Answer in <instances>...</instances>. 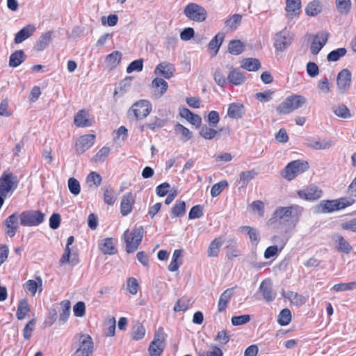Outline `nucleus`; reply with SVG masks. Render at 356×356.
I'll return each instance as SVG.
<instances>
[{
	"label": "nucleus",
	"instance_id": "1",
	"mask_svg": "<svg viewBox=\"0 0 356 356\" xmlns=\"http://www.w3.org/2000/svg\"><path fill=\"white\" fill-rule=\"evenodd\" d=\"M304 211V208L298 204H291L288 207H279L273 212L269 221L273 223L282 220H291V229L295 228L297 222Z\"/></svg>",
	"mask_w": 356,
	"mask_h": 356
},
{
	"label": "nucleus",
	"instance_id": "2",
	"mask_svg": "<svg viewBox=\"0 0 356 356\" xmlns=\"http://www.w3.org/2000/svg\"><path fill=\"white\" fill-rule=\"evenodd\" d=\"M144 236L143 226L135 227L132 230L127 229L122 234V238L126 245V252L134 253L140 245Z\"/></svg>",
	"mask_w": 356,
	"mask_h": 356
},
{
	"label": "nucleus",
	"instance_id": "3",
	"mask_svg": "<svg viewBox=\"0 0 356 356\" xmlns=\"http://www.w3.org/2000/svg\"><path fill=\"white\" fill-rule=\"evenodd\" d=\"M152 105L149 100L140 99L134 102L127 111V117L131 120H142L152 112Z\"/></svg>",
	"mask_w": 356,
	"mask_h": 356
},
{
	"label": "nucleus",
	"instance_id": "4",
	"mask_svg": "<svg viewBox=\"0 0 356 356\" xmlns=\"http://www.w3.org/2000/svg\"><path fill=\"white\" fill-rule=\"evenodd\" d=\"M306 102L305 98L299 95H291L287 97L276 107V111L280 115H286L300 108Z\"/></svg>",
	"mask_w": 356,
	"mask_h": 356
},
{
	"label": "nucleus",
	"instance_id": "5",
	"mask_svg": "<svg viewBox=\"0 0 356 356\" xmlns=\"http://www.w3.org/2000/svg\"><path fill=\"white\" fill-rule=\"evenodd\" d=\"M309 168L307 161L295 160L289 162L281 171V175L288 181L294 179L298 175L305 172Z\"/></svg>",
	"mask_w": 356,
	"mask_h": 356
},
{
	"label": "nucleus",
	"instance_id": "6",
	"mask_svg": "<svg viewBox=\"0 0 356 356\" xmlns=\"http://www.w3.org/2000/svg\"><path fill=\"white\" fill-rule=\"evenodd\" d=\"M19 180L17 175L9 170H5L0 176V194L10 196L17 188Z\"/></svg>",
	"mask_w": 356,
	"mask_h": 356
},
{
	"label": "nucleus",
	"instance_id": "7",
	"mask_svg": "<svg viewBox=\"0 0 356 356\" xmlns=\"http://www.w3.org/2000/svg\"><path fill=\"white\" fill-rule=\"evenodd\" d=\"M351 197H341L333 200H323L319 206L323 213H332L335 211L345 209L354 203Z\"/></svg>",
	"mask_w": 356,
	"mask_h": 356
},
{
	"label": "nucleus",
	"instance_id": "8",
	"mask_svg": "<svg viewBox=\"0 0 356 356\" xmlns=\"http://www.w3.org/2000/svg\"><path fill=\"white\" fill-rule=\"evenodd\" d=\"M184 14L188 19L196 22H204L207 18V10L195 3H188L184 9Z\"/></svg>",
	"mask_w": 356,
	"mask_h": 356
},
{
	"label": "nucleus",
	"instance_id": "9",
	"mask_svg": "<svg viewBox=\"0 0 356 356\" xmlns=\"http://www.w3.org/2000/svg\"><path fill=\"white\" fill-rule=\"evenodd\" d=\"M19 220L22 226H38L44 221V213L39 210H27L21 213Z\"/></svg>",
	"mask_w": 356,
	"mask_h": 356
},
{
	"label": "nucleus",
	"instance_id": "10",
	"mask_svg": "<svg viewBox=\"0 0 356 356\" xmlns=\"http://www.w3.org/2000/svg\"><path fill=\"white\" fill-rule=\"evenodd\" d=\"M74 238L73 236H70L67 238L64 252L59 260L60 265L69 264L73 266L79 263V257L78 253L72 252V249L70 248V245L74 243Z\"/></svg>",
	"mask_w": 356,
	"mask_h": 356
},
{
	"label": "nucleus",
	"instance_id": "11",
	"mask_svg": "<svg viewBox=\"0 0 356 356\" xmlns=\"http://www.w3.org/2000/svg\"><path fill=\"white\" fill-rule=\"evenodd\" d=\"M79 346L74 356H90L93 351V341L91 337L87 334L79 336Z\"/></svg>",
	"mask_w": 356,
	"mask_h": 356
},
{
	"label": "nucleus",
	"instance_id": "12",
	"mask_svg": "<svg viewBox=\"0 0 356 356\" xmlns=\"http://www.w3.org/2000/svg\"><path fill=\"white\" fill-rule=\"evenodd\" d=\"M299 198L307 201H315L323 195V191L315 184H310L304 189L297 191Z\"/></svg>",
	"mask_w": 356,
	"mask_h": 356
},
{
	"label": "nucleus",
	"instance_id": "13",
	"mask_svg": "<svg viewBox=\"0 0 356 356\" xmlns=\"http://www.w3.org/2000/svg\"><path fill=\"white\" fill-rule=\"evenodd\" d=\"M96 136L95 134H88L80 136L74 145L75 152L77 155H81L90 149L95 142Z\"/></svg>",
	"mask_w": 356,
	"mask_h": 356
},
{
	"label": "nucleus",
	"instance_id": "14",
	"mask_svg": "<svg viewBox=\"0 0 356 356\" xmlns=\"http://www.w3.org/2000/svg\"><path fill=\"white\" fill-rule=\"evenodd\" d=\"M285 16L292 20L299 17L302 12L301 0H286Z\"/></svg>",
	"mask_w": 356,
	"mask_h": 356
},
{
	"label": "nucleus",
	"instance_id": "15",
	"mask_svg": "<svg viewBox=\"0 0 356 356\" xmlns=\"http://www.w3.org/2000/svg\"><path fill=\"white\" fill-rule=\"evenodd\" d=\"M330 34L327 31L317 33L312 40L310 50L312 54L316 55L327 43Z\"/></svg>",
	"mask_w": 356,
	"mask_h": 356
},
{
	"label": "nucleus",
	"instance_id": "16",
	"mask_svg": "<svg viewBox=\"0 0 356 356\" xmlns=\"http://www.w3.org/2000/svg\"><path fill=\"white\" fill-rule=\"evenodd\" d=\"M272 241L278 243V245H270L264 251V258L270 259L273 257L277 256L284 248L287 241L281 238L279 236H273Z\"/></svg>",
	"mask_w": 356,
	"mask_h": 356
},
{
	"label": "nucleus",
	"instance_id": "17",
	"mask_svg": "<svg viewBox=\"0 0 356 356\" xmlns=\"http://www.w3.org/2000/svg\"><path fill=\"white\" fill-rule=\"evenodd\" d=\"M164 337L161 332H157L149 346L150 356H160L165 348Z\"/></svg>",
	"mask_w": 356,
	"mask_h": 356
},
{
	"label": "nucleus",
	"instance_id": "18",
	"mask_svg": "<svg viewBox=\"0 0 356 356\" xmlns=\"http://www.w3.org/2000/svg\"><path fill=\"white\" fill-rule=\"evenodd\" d=\"M136 202V196L131 192L124 194L120 202V213L122 216H127L130 214L134 209Z\"/></svg>",
	"mask_w": 356,
	"mask_h": 356
},
{
	"label": "nucleus",
	"instance_id": "19",
	"mask_svg": "<svg viewBox=\"0 0 356 356\" xmlns=\"http://www.w3.org/2000/svg\"><path fill=\"white\" fill-rule=\"evenodd\" d=\"M19 218L17 213H14L4 220V232L7 236L13 238L15 235L18 229Z\"/></svg>",
	"mask_w": 356,
	"mask_h": 356
},
{
	"label": "nucleus",
	"instance_id": "20",
	"mask_svg": "<svg viewBox=\"0 0 356 356\" xmlns=\"http://www.w3.org/2000/svg\"><path fill=\"white\" fill-rule=\"evenodd\" d=\"M352 74L349 70L343 69L337 75V84L339 90L346 92L351 84Z\"/></svg>",
	"mask_w": 356,
	"mask_h": 356
},
{
	"label": "nucleus",
	"instance_id": "21",
	"mask_svg": "<svg viewBox=\"0 0 356 356\" xmlns=\"http://www.w3.org/2000/svg\"><path fill=\"white\" fill-rule=\"evenodd\" d=\"M259 291L266 302H272L275 300L276 293L273 290L270 280H263L259 286Z\"/></svg>",
	"mask_w": 356,
	"mask_h": 356
},
{
	"label": "nucleus",
	"instance_id": "22",
	"mask_svg": "<svg viewBox=\"0 0 356 356\" xmlns=\"http://www.w3.org/2000/svg\"><path fill=\"white\" fill-rule=\"evenodd\" d=\"M179 115L186 119L191 124L195 126L196 128H200L202 124V118L191 112L187 108H179Z\"/></svg>",
	"mask_w": 356,
	"mask_h": 356
},
{
	"label": "nucleus",
	"instance_id": "23",
	"mask_svg": "<svg viewBox=\"0 0 356 356\" xmlns=\"http://www.w3.org/2000/svg\"><path fill=\"white\" fill-rule=\"evenodd\" d=\"M175 71V67L174 65L167 62H162L156 67L154 74L168 79L173 76Z\"/></svg>",
	"mask_w": 356,
	"mask_h": 356
},
{
	"label": "nucleus",
	"instance_id": "24",
	"mask_svg": "<svg viewBox=\"0 0 356 356\" xmlns=\"http://www.w3.org/2000/svg\"><path fill=\"white\" fill-rule=\"evenodd\" d=\"M227 81L232 85L239 86L245 82L246 77L238 68H232L227 75Z\"/></svg>",
	"mask_w": 356,
	"mask_h": 356
},
{
	"label": "nucleus",
	"instance_id": "25",
	"mask_svg": "<svg viewBox=\"0 0 356 356\" xmlns=\"http://www.w3.org/2000/svg\"><path fill=\"white\" fill-rule=\"evenodd\" d=\"M99 249L104 254H115L117 252V249L115 245V239L111 237L104 238L99 244Z\"/></svg>",
	"mask_w": 356,
	"mask_h": 356
},
{
	"label": "nucleus",
	"instance_id": "26",
	"mask_svg": "<svg viewBox=\"0 0 356 356\" xmlns=\"http://www.w3.org/2000/svg\"><path fill=\"white\" fill-rule=\"evenodd\" d=\"M234 295V288L227 289L220 295L218 302V312H222L225 311L227 307V304L230 301Z\"/></svg>",
	"mask_w": 356,
	"mask_h": 356
},
{
	"label": "nucleus",
	"instance_id": "27",
	"mask_svg": "<svg viewBox=\"0 0 356 356\" xmlns=\"http://www.w3.org/2000/svg\"><path fill=\"white\" fill-rule=\"evenodd\" d=\"M282 296L285 298L289 299L290 302L296 307H301L306 302V298L297 292L289 291L285 293L283 291Z\"/></svg>",
	"mask_w": 356,
	"mask_h": 356
},
{
	"label": "nucleus",
	"instance_id": "28",
	"mask_svg": "<svg viewBox=\"0 0 356 356\" xmlns=\"http://www.w3.org/2000/svg\"><path fill=\"white\" fill-rule=\"evenodd\" d=\"M152 88H154V95L156 97H161L167 91L168 88V83L163 79L156 77L152 82Z\"/></svg>",
	"mask_w": 356,
	"mask_h": 356
},
{
	"label": "nucleus",
	"instance_id": "29",
	"mask_svg": "<svg viewBox=\"0 0 356 356\" xmlns=\"http://www.w3.org/2000/svg\"><path fill=\"white\" fill-rule=\"evenodd\" d=\"M224 243L222 236L215 238L209 244L207 250V255L209 257H217L220 252V248Z\"/></svg>",
	"mask_w": 356,
	"mask_h": 356
},
{
	"label": "nucleus",
	"instance_id": "30",
	"mask_svg": "<svg viewBox=\"0 0 356 356\" xmlns=\"http://www.w3.org/2000/svg\"><path fill=\"white\" fill-rule=\"evenodd\" d=\"M85 110H80L74 116V122L78 127H87L92 125V121L88 118Z\"/></svg>",
	"mask_w": 356,
	"mask_h": 356
},
{
	"label": "nucleus",
	"instance_id": "31",
	"mask_svg": "<svg viewBox=\"0 0 356 356\" xmlns=\"http://www.w3.org/2000/svg\"><path fill=\"white\" fill-rule=\"evenodd\" d=\"M224 33H218L209 42L208 48L211 56H215L218 54L219 48L224 40Z\"/></svg>",
	"mask_w": 356,
	"mask_h": 356
},
{
	"label": "nucleus",
	"instance_id": "32",
	"mask_svg": "<svg viewBox=\"0 0 356 356\" xmlns=\"http://www.w3.org/2000/svg\"><path fill=\"white\" fill-rule=\"evenodd\" d=\"M35 28L33 25H27L22 29L19 31H18L15 37V42L17 44L22 42L26 39L31 37L34 31Z\"/></svg>",
	"mask_w": 356,
	"mask_h": 356
},
{
	"label": "nucleus",
	"instance_id": "33",
	"mask_svg": "<svg viewBox=\"0 0 356 356\" xmlns=\"http://www.w3.org/2000/svg\"><path fill=\"white\" fill-rule=\"evenodd\" d=\"M31 307L26 298H23L19 301L17 309L16 312V317L18 320H23L26 318V315L30 312Z\"/></svg>",
	"mask_w": 356,
	"mask_h": 356
},
{
	"label": "nucleus",
	"instance_id": "34",
	"mask_svg": "<svg viewBox=\"0 0 356 356\" xmlns=\"http://www.w3.org/2000/svg\"><path fill=\"white\" fill-rule=\"evenodd\" d=\"M291 43V38L282 33H277L275 37L274 47L277 51H283Z\"/></svg>",
	"mask_w": 356,
	"mask_h": 356
},
{
	"label": "nucleus",
	"instance_id": "35",
	"mask_svg": "<svg viewBox=\"0 0 356 356\" xmlns=\"http://www.w3.org/2000/svg\"><path fill=\"white\" fill-rule=\"evenodd\" d=\"M182 264V250H175L173 252L172 260L168 267V270L175 272L177 270L179 266Z\"/></svg>",
	"mask_w": 356,
	"mask_h": 356
},
{
	"label": "nucleus",
	"instance_id": "36",
	"mask_svg": "<svg viewBox=\"0 0 356 356\" xmlns=\"http://www.w3.org/2000/svg\"><path fill=\"white\" fill-rule=\"evenodd\" d=\"M122 54L118 51H113L106 56L105 63L107 67L112 70L115 68L120 62Z\"/></svg>",
	"mask_w": 356,
	"mask_h": 356
},
{
	"label": "nucleus",
	"instance_id": "37",
	"mask_svg": "<svg viewBox=\"0 0 356 356\" xmlns=\"http://www.w3.org/2000/svg\"><path fill=\"white\" fill-rule=\"evenodd\" d=\"M26 55L23 50L14 51L9 58V66L16 67L21 65L26 59Z\"/></svg>",
	"mask_w": 356,
	"mask_h": 356
},
{
	"label": "nucleus",
	"instance_id": "38",
	"mask_svg": "<svg viewBox=\"0 0 356 356\" xmlns=\"http://www.w3.org/2000/svg\"><path fill=\"white\" fill-rule=\"evenodd\" d=\"M241 67L250 72L257 71L261 67V63L257 58H244L241 61Z\"/></svg>",
	"mask_w": 356,
	"mask_h": 356
},
{
	"label": "nucleus",
	"instance_id": "39",
	"mask_svg": "<svg viewBox=\"0 0 356 356\" xmlns=\"http://www.w3.org/2000/svg\"><path fill=\"white\" fill-rule=\"evenodd\" d=\"M51 31H47L42 34L35 43V49L40 51L46 49L51 41Z\"/></svg>",
	"mask_w": 356,
	"mask_h": 356
},
{
	"label": "nucleus",
	"instance_id": "40",
	"mask_svg": "<svg viewBox=\"0 0 356 356\" xmlns=\"http://www.w3.org/2000/svg\"><path fill=\"white\" fill-rule=\"evenodd\" d=\"M332 145V142L331 140H315L311 139L309 140L307 146L312 148L314 149H328Z\"/></svg>",
	"mask_w": 356,
	"mask_h": 356
},
{
	"label": "nucleus",
	"instance_id": "41",
	"mask_svg": "<svg viewBox=\"0 0 356 356\" xmlns=\"http://www.w3.org/2000/svg\"><path fill=\"white\" fill-rule=\"evenodd\" d=\"M186 211V202L182 200H177L171 209V214L174 218L183 217Z\"/></svg>",
	"mask_w": 356,
	"mask_h": 356
},
{
	"label": "nucleus",
	"instance_id": "42",
	"mask_svg": "<svg viewBox=\"0 0 356 356\" xmlns=\"http://www.w3.org/2000/svg\"><path fill=\"white\" fill-rule=\"evenodd\" d=\"M243 105L238 103H232L229 104L227 115L233 119H238L243 115Z\"/></svg>",
	"mask_w": 356,
	"mask_h": 356
},
{
	"label": "nucleus",
	"instance_id": "43",
	"mask_svg": "<svg viewBox=\"0 0 356 356\" xmlns=\"http://www.w3.org/2000/svg\"><path fill=\"white\" fill-rule=\"evenodd\" d=\"M60 305L61 310L60 311L59 321L63 323H65L70 315L71 304L70 300H64L60 302Z\"/></svg>",
	"mask_w": 356,
	"mask_h": 356
},
{
	"label": "nucleus",
	"instance_id": "44",
	"mask_svg": "<svg viewBox=\"0 0 356 356\" xmlns=\"http://www.w3.org/2000/svg\"><path fill=\"white\" fill-rule=\"evenodd\" d=\"M199 134L206 140H212L218 135V131L211 126L204 125L200 128Z\"/></svg>",
	"mask_w": 356,
	"mask_h": 356
},
{
	"label": "nucleus",
	"instance_id": "45",
	"mask_svg": "<svg viewBox=\"0 0 356 356\" xmlns=\"http://www.w3.org/2000/svg\"><path fill=\"white\" fill-rule=\"evenodd\" d=\"M245 49L244 44L239 40H233L230 41L228 45V50L231 54L239 55Z\"/></svg>",
	"mask_w": 356,
	"mask_h": 356
},
{
	"label": "nucleus",
	"instance_id": "46",
	"mask_svg": "<svg viewBox=\"0 0 356 356\" xmlns=\"http://www.w3.org/2000/svg\"><path fill=\"white\" fill-rule=\"evenodd\" d=\"M332 111L339 118L348 119L351 117L349 108L344 104H339L332 108Z\"/></svg>",
	"mask_w": 356,
	"mask_h": 356
},
{
	"label": "nucleus",
	"instance_id": "47",
	"mask_svg": "<svg viewBox=\"0 0 356 356\" xmlns=\"http://www.w3.org/2000/svg\"><path fill=\"white\" fill-rule=\"evenodd\" d=\"M117 200V196L113 188L108 186L104 191V201L108 205H113Z\"/></svg>",
	"mask_w": 356,
	"mask_h": 356
},
{
	"label": "nucleus",
	"instance_id": "48",
	"mask_svg": "<svg viewBox=\"0 0 356 356\" xmlns=\"http://www.w3.org/2000/svg\"><path fill=\"white\" fill-rule=\"evenodd\" d=\"M42 285V280L40 277L37 279V281L33 280H29L24 284L25 291L30 293L31 296H34L36 293L38 286Z\"/></svg>",
	"mask_w": 356,
	"mask_h": 356
},
{
	"label": "nucleus",
	"instance_id": "49",
	"mask_svg": "<svg viewBox=\"0 0 356 356\" xmlns=\"http://www.w3.org/2000/svg\"><path fill=\"white\" fill-rule=\"evenodd\" d=\"M257 174L254 170L241 172L239 175L238 181L242 186H247V184L254 178Z\"/></svg>",
	"mask_w": 356,
	"mask_h": 356
},
{
	"label": "nucleus",
	"instance_id": "50",
	"mask_svg": "<svg viewBox=\"0 0 356 356\" xmlns=\"http://www.w3.org/2000/svg\"><path fill=\"white\" fill-rule=\"evenodd\" d=\"M321 6L318 1L309 3L305 8L306 14L309 16H316L321 13Z\"/></svg>",
	"mask_w": 356,
	"mask_h": 356
},
{
	"label": "nucleus",
	"instance_id": "51",
	"mask_svg": "<svg viewBox=\"0 0 356 356\" xmlns=\"http://www.w3.org/2000/svg\"><path fill=\"white\" fill-rule=\"evenodd\" d=\"M291 321V312L289 309H283L277 318V322L280 325L285 326L290 323Z\"/></svg>",
	"mask_w": 356,
	"mask_h": 356
},
{
	"label": "nucleus",
	"instance_id": "52",
	"mask_svg": "<svg viewBox=\"0 0 356 356\" xmlns=\"http://www.w3.org/2000/svg\"><path fill=\"white\" fill-rule=\"evenodd\" d=\"M337 250L339 252H342L348 254L352 250L353 248L351 245L342 236H338L337 237Z\"/></svg>",
	"mask_w": 356,
	"mask_h": 356
},
{
	"label": "nucleus",
	"instance_id": "53",
	"mask_svg": "<svg viewBox=\"0 0 356 356\" xmlns=\"http://www.w3.org/2000/svg\"><path fill=\"white\" fill-rule=\"evenodd\" d=\"M102 177L97 172H91L86 177V182L89 186H99L102 183Z\"/></svg>",
	"mask_w": 356,
	"mask_h": 356
},
{
	"label": "nucleus",
	"instance_id": "54",
	"mask_svg": "<svg viewBox=\"0 0 356 356\" xmlns=\"http://www.w3.org/2000/svg\"><path fill=\"white\" fill-rule=\"evenodd\" d=\"M228 186V182L226 180H222L213 185L211 189V195L213 197L218 196L222 191Z\"/></svg>",
	"mask_w": 356,
	"mask_h": 356
},
{
	"label": "nucleus",
	"instance_id": "55",
	"mask_svg": "<svg viewBox=\"0 0 356 356\" xmlns=\"http://www.w3.org/2000/svg\"><path fill=\"white\" fill-rule=\"evenodd\" d=\"M347 51L346 48H338L330 52L327 56L328 61H337L340 58L344 56Z\"/></svg>",
	"mask_w": 356,
	"mask_h": 356
},
{
	"label": "nucleus",
	"instance_id": "56",
	"mask_svg": "<svg viewBox=\"0 0 356 356\" xmlns=\"http://www.w3.org/2000/svg\"><path fill=\"white\" fill-rule=\"evenodd\" d=\"M174 129L176 134H181L185 140H190L192 138V132L179 123H177L175 125Z\"/></svg>",
	"mask_w": 356,
	"mask_h": 356
},
{
	"label": "nucleus",
	"instance_id": "57",
	"mask_svg": "<svg viewBox=\"0 0 356 356\" xmlns=\"http://www.w3.org/2000/svg\"><path fill=\"white\" fill-rule=\"evenodd\" d=\"M356 288V281L348 283L336 284L332 286V289L335 291H350Z\"/></svg>",
	"mask_w": 356,
	"mask_h": 356
},
{
	"label": "nucleus",
	"instance_id": "58",
	"mask_svg": "<svg viewBox=\"0 0 356 356\" xmlns=\"http://www.w3.org/2000/svg\"><path fill=\"white\" fill-rule=\"evenodd\" d=\"M214 80L216 84L221 88H225L227 83V77L226 78L222 70L217 69L214 72Z\"/></svg>",
	"mask_w": 356,
	"mask_h": 356
},
{
	"label": "nucleus",
	"instance_id": "59",
	"mask_svg": "<svg viewBox=\"0 0 356 356\" xmlns=\"http://www.w3.org/2000/svg\"><path fill=\"white\" fill-rule=\"evenodd\" d=\"M110 148L108 147H103L99 152L93 156V161L95 163L103 162L107 158L110 153Z\"/></svg>",
	"mask_w": 356,
	"mask_h": 356
},
{
	"label": "nucleus",
	"instance_id": "60",
	"mask_svg": "<svg viewBox=\"0 0 356 356\" xmlns=\"http://www.w3.org/2000/svg\"><path fill=\"white\" fill-rule=\"evenodd\" d=\"M336 6L341 13H348L350 9V0H336Z\"/></svg>",
	"mask_w": 356,
	"mask_h": 356
},
{
	"label": "nucleus",
	"instance_id": "61",
	"mask_svg": "<svg viewBox=\"0 0 356 356\" xmlns=\"http://www.w3.org/2000/svg\"><path fill=\"white\" fill-rule=\"evenodd\" d=\"M35 319L32 318L26 324L23 330V336L25 339L29 340L31 337V332L35 330Z\"/></svg>",
	"mask_w": 356,
	"mask_h": 356
},
{
	"label": "nucleus",
	"instance_id": "62",
	"mask_svg": "<svg viewBox=\"0 0 356 356\" xmlns=\"http://www.w3.org/2000/svg\"><path fill=\"white\" fill-rule=\"evenodd\" d=\"M241 229L247 232L252 243H258L259 241V234L255 229L250 226H243Z\"/></svg>",
	"mask_w": 356,
	"mask_h": 356
},
{
	"label": "nucleus",
	"instance_id": "63",
	"mask_svg": "<svg viewBox=\"0 0 356 356\" xmlns=\"http://www.w3.org/2000/svg\"><path fill=\"white\" fill-rule=\"evenodd\" d=\"M145 334V329L141 324H138L133 327L132 338L134 340H140L143 339Z\"/></svg>",
	"mask_w": 356,
	"mask_h": 356
},
{
	"label": "nucleus",
	"instance_id": "64",
	"mask_svg": "<svg viewBox=\"0 0 356 356\" xmlns=\"http://www.w3.org/2000/svg\"><path fill=\"white\" fill-rule=\"evenodd\" d=\"M68 188L71 193L77 195L80 193L81 186L79 182L74 177L68 179Z\"/></svg>",
	"mask_w": 356,
	"mask_h": 356
}]
</instances>
